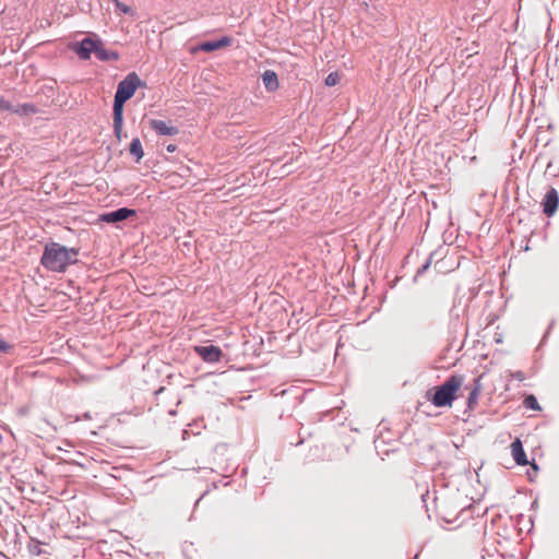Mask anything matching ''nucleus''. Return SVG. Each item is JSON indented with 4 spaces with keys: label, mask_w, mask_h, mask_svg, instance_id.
<instances>
[{
    "label": "nucleus",
    "mask_w": 559,
    "mask_h": 559,
    "mask_svg": "<svg viewBox=\"0 0 559 559\" xmlns=\"http://www.w3.org/2000/svg\"><path fill=\"white\" fill-rule=\"evenodd\" d=\"M513 377L519 380V381H523L525 379V376L522 371H516Z\"/></svg>",
    "instance_id": "24"
},
{
    "label": "nucleus",
    "mask_w": 559,
    "mask_h": 559,
    "mask_svg": "<svg viewBox=\"0 0 559 559\" xmlns=\"http://www.w3.org/2000/svg\"><path fill=\"white\" fill-rule=\"evenodd\" d=\"M11 348V345H9L7 342H4L2 338H0V353H7Z\"/></svg>",
    "instance_id": "21"
},
{
    "label": "nucleus",
    "mask_w": 559,
    "mask_h": 559,
    "mask_svg": "<svg viewBox=\"0 0 559 559\" xmlns=\"http://www.w3.org/2000/svg\"><path fill=\"white\" fill-rule=\"evenodd\" d=\"M231 44V38L224 36L221 39L217 40H207L202 44H200L199 49L205 52H211L217 49H221L223 47H227Z\"/></svg>",
    "instance_id": "11"
},
{
    "label": "nucleus",
    "mask_w": 559,
    "mask_h": 559,
    "mask_svg": "<svg viewBox=\"0 0 559 559\" xmlns=\"http://www.w3.org/2000/svg\"><path fill=\"white\" fill-rule=\"evenodd\" d=\"M430 266V261H427L424 265H421L418 271H417V275H420L423 273H425L428 267Z\"/></svg>",
    "instance_id": "23"
},
{
    "label": "nucleus",
    "mask_w": 559,
    "mask_h": 559,
    "mask_svg": "<svg viewBox=\"0 0 559 559\" xmlns=\"http://www.w3.org/2000/svg\"><path fill=\"white\" fill-rule=\"evenodd\" d=\"M95 56L100 61H116L119 59V53L115 50H107L100 39L98 40Z\"/></svg>",
    "instance_id": "12"
},
{
    "label": "nucleus",
    "mask_w": 559,
    "mask_h": 559,
    "mask_svg": "<svg viewBox=\"0 0 559 559\" xmlns=\"http://www.w3.org/2000/svg\"><path fill=\"white\" fill-rule=\"evenodd\" d=\"M129 151H130V154L135 157V160L138 163L142 159V157L144 155V152H143V148H142V143H141L139 138H134L131 141Z\"/></svg>",
    "instance_id": "16"
},
{
    "label": "nucleus",
    "mask_w": 559,
    "mask_h": 559,
    "mask_svg": "<svg viewBox=\"0 0 559 559\" xmlns=\"http://www.w3.org/2000/svg\"><path fill=\"white\" fill-rule=\"evenodd\" d=\"M150 126L158 135L171 136L178 134L179 132L178 128L170 126L164 120L152 119L150 121Z\"/></svg>",
    "instance_id": "9"
},
{
    "label": "nucleus",
    "mask_w": 559,
    "mask_h": 559,
    "mask_svg": "<svg viewBox=\"0 0 559 559\" xmlns=\"http://www.w3.org/2000/svg\"><path fill=\"white\" fill-rule=\"evenodd\" d=\"M176 148H177V147H176V145H174V144H169V145L167 146V151H168V152H170V153L175 152V151H176Z\"/></svg>",
    "instance_id": "25"
},
{
    "label": "nucleus",
    "mask_w": 559,
    "mask_h": 559,
    "mask_svg": "<svg viewBox=\"0 0 559 559\" xmlns=\"http://www.w3.org/2000/svg\"><path fill=\"white\" fill-rule=\"evenodd\" d=\"M12 112L17 114L20 116H29L37 112V108L34 104L25 103L22 105L14 106Z\"/></svg>",
    "instance_id": "14"
},
{
    "label": "nucleus",
    "mask_w": 559,
    "mask_h": 559,
    "mask_svg": "<svg viewBox=\"0 0 559 559\" xmlns=\"http://www.w3.org/2000/svg\"><path fill=\"white\" fill-rule=\"evenodd\" d=\"M135 211L128 207H120L99 215V221L108 224H116L135 216Z\"/></svg>",
    "instance_id": "5"
},
{
    "label": "nucleus",
    "mask_w": 559,
    "mask_h": 559,
    "mask_svg": "<svg viewBox=\"0 0 559 559\" xmlns=\"http://www.w3.org/2000/svg\"><path fill=\"white\" fill-rule=\"evenodd\" d=\"M0 110L1 111H10V112H12V110H13V105L1 96H0Z\"/></svg>",
    "instance_id": "20"
},
{
    "label": "nucleus",
    "mask_w": 559,
    "mask_h": 559,
    "mask_svg": "<svg viewBox=\"0 0 559 559\" xmlns=\"http://www.w3.org/2000/svg\"><path fill=\"white\" fill-rule=\"evenodd\" d=\"M524 406L533 411L540 409L537 399L534 395H527L524 399Z\"/></svg>",
    "instance_id": "18"
},
{
    "label": "nucleus",
    "mask_w": 559,
    "mask_h": 559,
    "mask_svg": "<svg viewBox=\"0 0 559 559\" xmlns=\"http://www.w3.org/2000/svg\"><path fill=\"white\" fill-rule=\"evenodd\" d=\"M511 453L512 457L518 465L525 466L528 464L525 451L523 449V444L520 439H515L511 443Z\"/></svg>",
    "instance_id": "10"
},
{
    "label": "nucleus",
    "mask_w": 559,
    "mask_h": 559,
    "mask_svg": "<svg viewBox=\"0 0 559 559\" xmlns=\"http://www.w3.org/2000/svg\"><path fill=\"white\" fill-rule=\"evenodd\" d=\"M463 383L464 376L451 374L441 385L436 386L431 397L427 399L437 407L451 406Z\"/></svg>",
    "instance_id": "2"
},
{
    "label": "nucleus",
    "mask_w": 559,
    "mask_h": 559,
    "mask_svg": "<svg viewBox=\"0 0 559 559\" xmlns=\"http://www.w3.org/2000/svg\"><path fill=\"white\" fill-rule=\"evenodd\" d=\"M117 7L126 14L130 13L131 12V9L130 7L126 5V4H122L120 2H117Z\"/></svg>",
    "instance_id": "22"
},
{
    "label": "nucleus",
    "mask_w": 559,
    "mask_h": 559,
    "mask_svg": "<svg viewBox=\"0 0 559 559\" xmlns=\"http://www.w3.org/2000/svg\"><path fill=\"white\" fill-rule=\"evenodd\" d=\"M194 350L205 362L210 364L219 361L223 355L222 349L215 345L195 346Z\"/></svg>",
    "instance_id": "6"
},
{
    "label": "nucleus",
    "mask_w": 559,
    "mask_h": 559,
    "mask_svg": "<svg viewBox=\"0 0 559 559\" xmlns=\"http://www.w3.org/2000/svg\"><path fill=\"white\" fill-rule=\"evenodd\" d=\"M2 441V436L0 435V442Z\"/></svg>",
    "instance_id": "27"
},
{
    "label": "nucleus",
    "mask_w": 559,
    "mask_h": 559,
    "mask_svg": "<svg viewBox=\"0 0 559 559\" xmlns=\"http://www.w3.org/2000/svg\"><path fill=\"white\" fill-rule=\"evenodd\" d=\"M143 82L135 72L129 73L122 81L118 83L114 98L112 109L123 112V106L135 93L136 88L142 86Z\"/></svg>",
    "instance_id": "3"
},
{
    "label": "nucleus",
    "mask_w": 559,
    "mask_h": 559,
    "mask_svg": "<svg viewBox=\"0 0 559 559\" xmlns=\"http://www.w3.org/2000/svg\"><path fill=\"white\" fill-rule=\"evenodd\" d=\"M532 467H533L535 471H537V469H538V466H537L535 463H533V464H532Z\"/></svg>",
    "instance_id": "26"
},
{
    "label": "nucleus",
    "mask_w": 559,
    "mask_h": 559,
    "mask_svg": "<svg viewBox=\"0 0 559 559\" xmlns=\"http://www.w3.org/2000/svg\"><path fill=\"white\" fill-rule=\"evenodd\" d=\"M483 376H478L473 379V383L465 385V390H468L467 396V408L473 411L478 404V399L483 389L481 385Z\"/></svg>",
    "instance_id": "7"
},
{
    "label": "nucleus",
    "mask_w": 559,
    "mask_h": 559,
    "mask_svg": "<svg viewBox=\"0 0 559 559\" xmlns=\"http://www.w3.org/2000/svg\"><path fill=\"white\" fill-rule=\"evenodd\" d=\"M79 250L67 248L58 242H49L45 246L40 263L51 272L62 273L71 264L78 262Z\"/></svg>",
    "instance_id": "1"
},
{
    "label": "nucleus",
    "mask_w": 559,
    "mask_h": 559,
    "mask_svg": "<svg viewBox=\"0 0 559 559\" xmlns=\"http://www.w3.org/2000/svg\"><path fill=\"white\" fill-rule=\"evenodd\" d=\"M338 74L337 73H330L325 79V84L328 86H334L338 83Z\"/></svg>",
    "instance_id": "19"
},
{
    "label": "nucleus",
    "mask_w": 559,
    "mask_h": 559,
    "mask_svg": "<svg viewBox=\"0 0 559 559\" xmlns=\"http://www.w3.org/2000/svg\"><path fill=\"white\" fill-rule=\"evenodd\" d=\"M41 543L37 539H32L28 545H27V548H28V551L31 555L33 556H40L44 554V550L41 549L40 547Z\"/></svg>",
    "instance_id": "17"
},
{
    "label": "nucleus",
    "mask_w": 559,
    "mask_h": 559,
    "mask_svg": "<svg viewBox=\"0 0 559 559\" xmlns=\"http://www.w3.org/2000/svg\"><path fill=\"white\" fill-rule=\"evenodd\" d=\"M262 82L269 92L276 91L280 85L277 74L273 70H266L263 72Z\"/></svg>",
    "instance_id": "13"
},
{
    "label": "nucleus",
    "mask_w": 559,
    "mask_h": 559,
    "mask_svg": "<svg viewBox=\"0 0 559 559\" xmlns=\"http://www.w3.org/2000/svg\"><path fill=\"white\" fill-rule=\"evenodd\" d=\"M558 205H559V193L555 188H550L544 197V201H543L544 214L547 215L548 217L552 216L557 212Z\"/></svg>",
    "instance_id": "8"
},
{
    "label": "nucleus",
    "mask_w": 559,
    "mask_h": 559,
    "mask_svg": "<svg viewBox=\"0 0 559 559\" xmlns=\"http://www.w3.org/2000/svg\"><path fill=\"white\" fill-rule=\"evenodd\" d=\"M98 38L85 37L79 43H74L71 49L82 60L91 59V55L97 49Z\"/></svg>",
    "instance_id": "4"
},
{
    "label": "nucleus",
    "mask_w": 559,
    "mask_h": 559,
    "mask_svg": "<svg viewBox=\"0 0 559 559\" xmlns=\"http://www.w3.org/2000/svg\"><path fill=\"white\" fill-rule=\"evenodd\" d=\"M123 112L114 110V133L120 141L122 136Z\"/></svg>",
    "instance_id": "15"
}]
</instances>
